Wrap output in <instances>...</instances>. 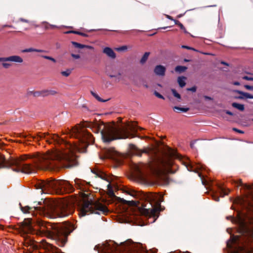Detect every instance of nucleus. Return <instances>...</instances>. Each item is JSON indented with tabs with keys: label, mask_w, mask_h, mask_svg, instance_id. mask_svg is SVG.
I'll list each match as a JSON object with an SVG mask.
<instances>
[{
	"label": "nucleus",
	"mask_w": 253,
	"mask_h": 253,
	"mask_svg": "<svg viewBox=\"0 0 253 253\" xmlns=\"http://www.w3.org/2000/svg\"><path fill=\"white\" fill-rule=\"evenodd\" d=\"M84 127L90 128L94 132L101 133L103 142L109 143L117 139L134 137L136 135L137 127L135 124H127L124 126L116 127L106 125L103 122L97 121L86 122L83 126H77L72 128V135L77 137L80 144L72 145L65 141L57 135H50L47 138L49 143H54L59 147L55 150L45 154L37 153L32 157L24 156L17 159L6 160L3 156V168L14 167L12 170L16 172L26 173H35V169L30 164L23 162L27 159H33L36 166L41 169L52 170L61 167L71 168L78 164L77 156L75 153H84L89 143L94 141L92 135Z\"/></svg>",
	"instance_id": "obj_1"
},
{
	"label": "nucleus",
	"mask_w": 253,
	"mask_h": 253,
	"mask_svg": "<svg viewBox=\"0 0 253 253\" xmlns=\"http://www.w3.org/2000/svg\"><path fill=\"white\" fill-rule=\"evenodd\" d=\"M26 229L31 231L35 229L54 240L59 246H63L66 242L68 235L72 231L69 225L52 224L39 219L27 218L23 221Z\"/></svg>",
	"instance_id": "obj_2"
},
{
	"label": "nucleus",
	"mask_w": 253,
	"mask_h": 253,
	"mask_svg": "<svg viewBox=\"0 0 253 253\" xmlns=\"http://www.w3.org/2000/svg\"><path fill=\"white\" fill-rule=\"evenodd\" d=\"M24 213H31L34 215L35 211L40 214L51 218L64 217L71 214L74 211L72 206L65 200L54 201L45 199L42 202H39L33 207L26 206L21 208Z\"/></svg>",
	"instance_id": "obj_3"
},
{
	"label": "nucleus",
	"mask_w": 253,
	"mask_h": 253,
	"mask_svg": "<svg viewBox=\"0 0 253 253\" xmlns=\"http://www.w3.org/2000/svg\"><path fill=\"white\" fill-rule=\"evenodd\" d=\"M37 189H41L40 193L52 194H62L64 192L74 191L73 186L67 181L64 180H41L36 184Z\"/></svg>",
	"instance_id": "obj_4"
},
{
	"label": "nucleus",
	"mask_w": 253,
	"mask_h": 253,
	"mask_svg": "<svg viewBox=\"0 0 253 253\" xmlns=\"http://www.w3.org/2000/svg\"><path fill=\"white\" fill-rule=\"evenodd\" d=\"M147 198L149 202L145 205L143 204L141 208L138 207L136 201L133 200H124V201L131 207L130 210H132L134 208H138V211L141 214L145 216H155L158 211V208L154 206L152 203L159 206L163 201V197L160 195L150 194L147 196Z\"/></svg>",
	"instance_id": "obj_5"
},
{
	"label": "nucleus",
	"mask_w": 253,
	"mask_h": 253,
	"mask_svg": "<svg viewBox=\"0 0 253 253\" xmlns=\"http://www.w3.org/2000/svg\"><path fill=\"white\" fill-rule=\"evenodd\" d=\"M79 215L84 216L90 213L105 214L108 211L107 207L98 201H93L90 198L84 201L79 207Z\"/></svg>",
	"instance_id": "obj_6"
},
{
	"label": "nucleus",
	"mask_w": 253,
	"mask_h": 253,
	"mask_svg": "<svg viewBox=\"0 0 253 253\" xmlns=\"http://www.w3.org/2000/svg\"><path fill=\"white\" fill-rule=\"evenodd\" d=\"M108 248H110L111 253H144L141 244L132 243L131 241H127L121 245H113L112 248L109 244Z\"/></svg>",
	"instance_id": "obj_7"
},
{
	"label": "nucleus",
	"mask_w": 253,
	"mask_h": 253,
	"mask_svg": "<svg viewBox=\"0 0 253 253\" xmlns=\"http://www.w3.org/2000/svg\"><path fill=\"white\" fill-rule=\"evenodd\" d=\"M179 158V156L174 150L169 148L168 151L164 158L159 160V166L156 170L158 173H172L170 167L173 163L172 158Z\"/></svg>",
	"instance_id": "obj_8"
},
{
	"label": "nucleus",
	"mask_w": 253,
	"mask_h": 253,
	"mask_svg": "<svg viewBox=\"0 0 253 253\" xmlns=\"http://www.w3.org/2000/svg\"><path fill=\"white\" fill-rule=\"evenodd\" d=\"M91 171L92 173H94L96 176L100 177L103 180H106L109 183L107 185L108 190H109V193L111 194H113V191L111 185V178L108 177L105 173L101 171H97L95 170H91Z\"/></svg>",
	"instance_id": "obj_9"
},
{
	"label": "nucleus",
	"mask_w": 253,
	"mask_h": 253,
	"mask_svg": "<svg viewBox=\"0 0 253 253\" xmlns=\"http://www.w3.org/2000/svg\"><path fill=\"white\" fill-rule=\"evenodd\" d=\"M12 62L21 63L23 62V59L18 55H12L7 57H0V62Z\"/></svg>",
	"instance_id": "obj_10"
},
{
	"label": "nucleus",
	"mask_w": 253,
	"mask_h": 253,
	"mask_svg": "<svg viewBox=\"0 0 253 253\" xmlns=\"http://www.w3.org/2000/svg\"><path fill=\"white\" fill-rule=\"evenodd\" d=\"M75 184L78 189L82 191H86L87 189L86 186L88 184L87 182L80 179H76L75 180Z\"/></svg>",
	"instance_id": "obj_11"
},
{
	"label": "nucleus",
	"mask_w": 253,
	"mask_h": 253,
	"mask_svg": "<svg viewBox=\"0 0 253 253\" xmlns=\"http://www.w3.org/2000/svg\"><path fill=\"white\" fill-rule=\"evenodd\" d=\"M166 69L162 65H157L155 67L154 72L156 75L159 76H164L165 74Z\"/></svg>",
	"instance_id": "obj_12"
},
{
	"label": "nucleus",
	"mask_w": 253,
	"mask_h": 253,
	"mask_svg": "<svg viewBox=\"0 0 253 253\" xmlns=\"http://www.w3.org/2000/svg\"><path fill=\"white\" fill-rule=\"evenodd\" d=\"M236 92L237 93L241 95L240 96L237 97L238 99H244L245 98L253 99V95L249 93L245 92H243V91H240V90H236Z\"/></svg>",
	"instance_id": "obj_13"
},
{
	"label": "nucleus",
	"mask_w": 253,
	"mask_h": 253,
	"mask_svg": "<svg viewBox=\"0 0 253 253\" xmlns=\"http://www.w3.org/2000/svg\"><path fill=\"white\" fill-rule=\"evenodd\" d=\"M103 53H105L108 57L112 59H114L116 58V53L110 47H105L103 49Z\"/></svg>",
	"instance_id": "obj_14"
},
{
	"label": "nucleus",
	"mask_w": 253,
	"mask_h": 253,
	"mask_svg": "<svg viewBox=\"0 0 253 253\" xmlns=\"http://www.w3.org/2000/svg\"><path fill=\"white\" fill-rule=\"evenodd\" d=\"M118 153L114 150H108L107 151V157L114 161H118L117 158Z\"/></svg>",
	"instance_id": "obj_15"
},
{
	"label": "nucleus",
	"mask_w": 253,
	"mask_h": 253,
	"mask_svg": "<svg viewBox=\"0 0 253 253\" xmlns=\"http://www.w3.org/2000/svg\"><path fill=\"white\" fill-rule=\"evenodd\" d=\"M128 211H127L125 215L126 218V220L129 222H133V221L137 219V217L134 213H133L131 214Z\"/></svg>",
	"instance_id": "obj_16"
},
{
	"label": "nucleus",
	"mask_w": 253,
	"mask_h": 253,
	"mask_svg": "<svg viewBox=\"0 0 253 253\" xmlns=\"http://www.w3.org/2000/svg\"><path fill=\"white\" fill-rule=\"evenodd\" d=\"M43 52L44 50L42 49H39L34 48L33 47H30L28 48H26L21 50V52L26 53V52Z\"/></svg>",
	"instance_id": "obj_17"
},
{
	"label": "nucleus",
	"mask_w": 253,
	"mask_h": 253,
	"mask_svg": "<svg viewBox=\"0 0 253 253\" xmlns=\"http://www.w3.org/2000/svg\"><path fill=\"white\" fill-rule=\"evenodd\" d=\"M184 165H185L186 167L187 168V169L189 171H194L195 172H198V171H197L198 169H200L203 168L202 166H199L197 167V168L193 169V166L190 164H188L187 163H185Z\"/></svg>",
	"instance_id": "obj_18"
},
{
	"label": "nucleus",
	"mask_w": 253,
	"mask_h": 253,
	"mask_svg": "<svg viewBox=\"0 0 253 253\" xmlns=\"http://www.w3.org/2000/svg\"><path fill=\"white\" fill-rule=\"evenodd\" d=\"M144 167L145 166L143 164H141L139 165H135L133 168L138 174H141L142 172L143 167Z\"/></svg>",
	"instance_id": "obj_19"
},
{
	"label": "nucleus",
	"mask_w": 253,
	"mask_h": 253,
	"mask_svg": "<svg viewBox=\"0 0 253 253\" xmlns=\"http://www.w3.org/2000/svg\"><path fill=\"white\" fill-rule=\"evenodd\" d=\"M130 146L132 150L136 151L135 154L137 155L141 156L142 153H148V151L147 150H144L142 151L138 150L137 148L133 144L130 145Z\"/></svg>",
	"instance_id": "obj_20"
},
{
	"label": "nucleus",
	"mask_w": 253,
	"mask_h": 253,
	"mask_svg": "<svg viewBox=\"0 0 253 253\" xmlns=\"http://www.w3.org/2000/svg\"><path fill=\"white\" fill-rule=\"evenodd\" d=\"M42 92L44 93V96L48 95H53L57 93V92L55 90L52 89H45L42 90Z\"/></svg>",
	"instance_id": "obj_21"
},
{
	"label": "nucleus",
	"mask_w": 253,
	"mask_h": 253,
	"mask_svg": "<svg viewBox=\"0 0 253 253\" xmlns=\"http://www.w3.org/2000/svg\"><path fill=\"white\" fill-rule=\"evenodd\" d=\"M186 78L183 76L179 77L177 79L178 83L181 87H184L185 84Z\"/></svg>",
	"instance_id": "obj_22"
},
{
	"label": "nucleus",
	"mask_w": 253,
	"mask_h": 253,
	"mask_svg": "<svg viewBox=\"0 0 253 253\" xmlns=\"http://www.w3.org/2000/svg\"><path fill=\"white\" fill-rule=\"evenodd\" d=\"M232 106L238 109L240 111H243L245 109L244 105L243 104H239L236 102H234L232 103Z\"/></svg>",
	"instance_id": "obj_23"
},
{
	"label": "nucleus",
	"mask_w": 253,
	"mask_h": 253,
	"mask_svg": "<svg viewBox=\"0 0 253 253\" xmlns=\"http://www.w3.org/2000/svg\"><path fill=\"white\" fill-rule=\"evenodd\" d=\"M173 110L176 112H178L179 111L182 112H186L188 111V108H184V107H180L177 106H174L173 108Z\"/></svg>",
	"instance_id": "obj_24"
},
{
	"label": "nucleus",
	"mask_w": 253,
	"mask_h": 253,
	"mask_svg": "<svg viewBox=\"0 0 253 253\" xmlns=\"http://www.w3.org/2000/svg\"><path fill=\"white\" fill-rule=\"evenodd\" d=\"M150 52H146L144 53V54L143 55L140 61V62L141 64H143L146 62V61L148 58Z\"/></svg>",
	"instance_id": "obj_25"
},
{
	"label": "nucleus",
	"mask_w": 253,
	"mask_h": 253,
	"mask_svg": "<svg viewBox=\"0 0 253 253\" xmlns=\"http://www.w3.org/2000/svg\"><path fill=\"white\" fill-rule=\"evenodd\" d=\"M187 68L183 66H177L175 68V71L177 72L181 73L184 72Z\"/></svg>",
	"instance_id": "obj_26"
},
{
	"label": "nucleus",
	"mask_w": 253,
	"mask_h": 253,
	"mask_svg": "<svg viewBox=\"0 0 253 253\" xmlns=\"http://www.w3.org/2000/svg\"><path fill=\"white\" fill-rule=\"evenodd\" d=\"M72 43L76 48H77L82 49V48H85V46L84 44H81V43L75 42H72Z\"/></svg>",
	"instance_id": "obj_27"
},
{
	"label": "nucleus",
	"mask_w": 253,
	"mask_h": 253,
	"mask_svg": "<svg viewBox=\"0 0 253 253\" xmlns=\"http://www.w3.org/2000/svg\"><path fill=\"white\" fill-rule=\"evenodd\" d=\"M91 94L99 101L100 102H104L105 101H107V100H103L102 99H101L99 96V95L95 93V92H93V91H91Z\"/></svg>",
	"instance_id": "obj_28"
},
{
	"label": "nucleus",
	"mask_w": 253,
	"mask_h": 253,
	"mask_svg": "<svg viewBox=\"0 0 253 253\" xmlns=\"http://www.w3.org/2000/svg\"><path fill=\"white\" fill-rule=\"evenodd\" d=\"M72 70L71 69H67L66 71H62L61 74L62 76L65 77H68L71 73Z\"/></svg>",
	"instance_id": "obj_29"
},
{
	"label": "nucleus",
	"mask_w": 253,
	"mask_h": 253,
	"mask_svg": "<svg viewBox=\"0 0 253 253\" xmlns=\"http://www.w3.org/2000/svg\"><path fill=\"white\" fill-rule=\"evenodd\" d=\"M126 193L134 197L136 196V193L135 191L132 190H127L126 191Z\"/></svg>",
	"instance_id": "obj_30"
},
{
	"label": "nucleus",
	"mask_w": 253,
	"mask_h": 253,
	"mask_svg": "<svg viewBox=\"0 0 253 253\" xmlns=\"http://www.w3.org/2000/svg\"><path fill=\"white\" fill-rule=\"evenodd\" d=\"M34 96H43L44 97V93L42 92V90L40 91H36L33 93Z\"/></svg>",
	"instance_id": "obj_31"
},
{
	"label": "nucleus",
	"mask_w": 253,
	"mask_h": 253,
	"mask_svg": "<svg viewBox=\"0 0 253 253\" xmlns=\"http://www.w3.org/2000/svg\"><path fill=\"white\" fill-rule=\"evenodd\" d=\"M66 33H67V34L74 33V34H78V35H82V36H85V35H86L85 34H84V33L76 31H68V32H66Z\"/></svg>",
	"instance_id": "obj_32"
},
{
	"label": "nucleus",
	"mask_w": 253,
	"mask_h": 253,
	"mask_svg": "<svg viewBox=\"0 0 253 253\" xmlns=\"http://www.w3.org/2000/svg\"><path fill=\"white\" fill-rule=\"evenodd\" d=\"M245 188H246L248 190H251L250 191V195L253 198V190H252V186L251 185H247V184H245Z\"/></svg>",
	"instance_id": "obj_33"
},
{
	"label": "nucleus",
	"mask_w": 253,
	"mask_h": 253,
	"mask_svg": "<svg viewBox=\"0 0 253 253\" xmlns=\"http://www.w3.org/2000/svg\"><path fill=\"white\" fill-rule=\"evenodd\" d=\"M171 92L173 94V95L176 98H177L178 99H180V95L177 93L176 92V91L174 89H171Z\"/></svg>",
	"instance_id": "obj_34"
},
{
	"label": "nucleus",
	"mask_w": 253,
	"mask_h": 253,
	"mask_svg": "<svg viewBox=\"0 0 253 253\" xmlns=\"http://www.w3.org/2000/svg\"><path fill=\"white\" fill-rule=\"evenodd\" d=\"M42 57H43L44 59L50 60L52 61L53 62H56V60L54 58H52V57L46 56V55H42Z\"/></svg>",
	"instance_id": "obj_35"
},
{
	"label": "nucleus",
	"mask_w": 253,
	"mask_h": 253,
	"mask_svg": "<svg viewBox=\"0 0 253 253\" xmlns=\"http://www.w3.org/2000/svg\"><path fill=\"white\" fill-rule=\"evenodd\" d=\"M229 192V190H228L227 191L223 189H221V196L222 197H224L225 195H226L228 194V193Z\"/></svg>",
	"instance_id": "obj_36"
},
{
	"label": "nucleus",
	"mask_w": 253,
	"mask_h": 253,
	"mask_svg": "<svg viewBox=\"0 0 253 253\" xmlns=\"http://www.w3.org/2000/svg\"><path fill=\"white\" fill-rule=\"evenodd\" d=\"M2 62V66L5 69H7L11 66V64L7 63L6 62Z\"/></svg>",
	"instance_id": "obj_37"
},
{
	"label": "nucleus",
	"mask_w": 253,
	"mask_h": 253,
	"mask_svg": "<svg viewBox=\"0 0 253 253\" xmlns=\"http://www.w3.org/2000/svg\"><path fill=\"white\" fill-rule=\"evenodd\" d=\"M154 94L158 98H161V99H164V96L161 95V94H160L159 92H158L157 91H155L154 92Z\"/></svg>",
	"instance_id": "obj_38"
},
{
	"label": "nucleus",
	"mask_w": 253,
	"mask_h": 253,
	"mask_svg": "<svg viewBox=\"0 0 253 253\" xmlns=\"http://www.w3.org/2000/svg\"><path fill=\"white\" fill-rule=\"evenodd\" d=\"M126 49H127V46L126 45H124L121 47L117 48V50L118 51H121L126 50Z\"/></svg>",
	"instance_id": "obj_39"
},
{
	"label": "nucleus",
	"mask_w": 253,
	"mask_h": 253,
	"mask_svg": "<svg viewBox=\"0 0 253 253\" xmlns=\"http://www.w3.org/2000/svg\"><path fill=\"white\" fill-rule=\"evenodd\" d=\"M243 79L247 81H253V77H249V76H244Z\"/></svg>",
	"instance_id": "obj_40"
},
{
	"label": "nucleus",
	"mask_w": 253,
	"mask_h": 253,
	"mask_svg": "<svg viewBox=\"0 0 253 253\" xmlns=\"http://www.w3.org/2000/svg\"><path fill=\"white\" fill-rule=\"evenodd\" d=\"M181 47L183 48H186L189 50H195V49L194 48L186 45H182Z\"/></svg>",
	"instance_id": "obj_41"
},
{
	"label": "nucleus",
	"mask_w": 253,
	"mask_h": 253,
	"mask_svg": "<svg viewBox=\"0 0 253 253\" xmlns=\"http://www.w3.org/2000/svg\"><path fill=\"white\" fill-rule=\"evenodd\" d=\"M244 87L247 89L250 90H253V86L246 84L244 85Z\"/></svg>",
	"instance_id": "obj_42"
},
{
	"label": "nucleus",
	"mask_w": 253,
	"mask_h": 253,
	"mask_svg": "<svg viewBox=\"0 0 253 253\" xmlns=\"http://www.w3.org/2000/svg\"><path fill=\"white\" fill-rule=\"evenodd\" d=\"M71 56L72 57L76 59H79L80 58V56L79 54H75L74 53H72Z\"/></svg>",
	"instance_id": "obj_43"
},
{
	"label": "nucleus",
	"mask_w": 253,
	"mask_h": 253,
	"mask_svg": "<svg viewBox=\"0 0 253 253\" xmlns=\"http://www.w3.org/2000/svg\"><path fill=\"white\" fill-rule=\"evenodd\" d=\"M196 86H193L192 87H190V88H188L187 89V90L188 91H191L192 92H195L196 91Z\"/></svg>",
	"instance_id": "obj_44"
},
{
	"label": "nucleus",
	"mask_w": 253,
	"mask_h": 253,
	"mask_svg": "<svg viewBox=\"0 0 253 253\" xmlns=\"http://www.w3.org/2000/svg\"><path fill=\"white\" fill-rule=\"evenodd\" d=\"M233 130L235 131H236V132L240 133H244V132L242 130H239V129H237L236 128H233Z\"/></svg>",
	"instance_id": "obj_45"
},
{
	"label": "nucleus",
	"mask_w": 253,
	"mask_h": 253,
	"mask_svg": "<svg viewBox=\"0 0 253 253\" xmlns=\"http://www.w3.org/2000/svg\"><path fill=\"white\" fill-rule=\"evenodd\" d=\"M212 198H213V199L215 201H216V202H218V201H219V197H217V196H215V195H213V196H212Z\"/></svg>",
	"instance_id": "obj_46"
},
{
	"label": "nucleus",
	"mask_w": 253,
	"mask_h": 253,
	"mask_svg": "<svg viewBox=\"0 0 253 253\" xmlns=\"http://www.w3.org/2000/svg\"><path fill=\"white\" fill-rule=\"evenodd\" d=\"M53 253H64L58 249H56L54 251Z\"/></svg>",
	"instance_id": "obj_47"
},
{
	"label": "nucleus",
	"mask_w": 253,
	"mask_h": 253,
	"mask_svg": "<svg viewBox=\"0 0 253 253\" xmlns=\"http://www.w3.org/2000/svg\"><path fill=\"white\" fill-rule=\"evenodd\" d=\"M243 201L242 199H238L235 200L234 203H242Z\"/></svg>",
	"instance_id": "obj_48"
},
{
	"label": "nucleus",
	"mask_w": 253,
	"mask_h": 253,
	"mask_svg": "<svg viewBox=\"0 0 253 253\" xmlns=\"http://www.w3.org/2000/svg\"><path fill=\"white\" fill-rule=\"evenodd\" d=\"M85 48H88V49H93V47L91 46H90V45H85Z\"/></svg>",
	"instance_id": "obj_49"
},
{
	"label": "nucleus",
	"mask_w": 253,
	"mask_h": 253,
	"mask_svg": "<svg viewBox=\"0 0 253 253\" xmlns=\"http://www.w3.org/2000/svg\"><path fill=\"white\" fill-rule=\"evenodd\" d=\"M20 21H22V22H26V23H28L29 22L28 20H27L26 19H23V18H21L20 19Z\"/></svg>",
	"instance_id": "obj_50"
},
{
	"label": "nucleus",
	"mask_w": 253,
	"mask_h": 253,
	"mask_svg": "<svg viewBox=\"0 0 253 253\" xmlns=\"http://www.w3.org/2000/svg\"><path fill=\"white\" fill-rule=\"evenodd\" d=\"M204 97L207 100H212V98L210 96H205Z\"/></svg>",
	"instance_id": "obj_51"
},
{
	"label": "nucleus",
	"mask_w": 253,
	"mask_h": 253,
	"mask_svg": "<svg viewBox=\"0 0 253 253\" xmlns=\"http://www.w3.org/2000/svg\"><path fill=\"white\" fill-rule=\"evenodd\" d=\"M179 27L181 29H184V26L183 25V24L182 23H181L180 24H179Z\"/></svg>",
	"instance_id": "obj_52"
},
{
	"label": "nucleus",
	"mask_w": 253,
	"mask_h": 253,
	"mask_svg": "<svg viewBox=\"0 0 253 253\" xmlns=\"http://www.w3.org/2000/svg\"><path fill=\"white\" fill-rule=\"evenodd\" d=\"M167 17L169 19V20H174V19L172 18V17H171L169 15H167Z\"/></svg>",
	"instance_id": "obj_53"
},
{
	"label": "nucleus",
	"mask_w": 253,
	"mask_h": 253,
	"mask_svg": "<svg viewBox=\"0 0 253 253\" xmlns=\"http://www.w3.org/2000/svg\"><path fill=\"white\" fill-rule=\"evenodd\" d=\"M197 141H195L191 143V147L192 148H194V144Z\"/></svg>",
	"instance_id": "obj_54"
},
{
	"label": "nucleus",
	"mask_w": 253,
	"mask_h": 253,
	"mask_svg": "<svg viewBox=\"0 0 253 253\" xmlns=\"http://www.w3.org/2000/svg\"><path fill=\"white\" fill-rule=\"evenodd\" d=\"M233 84L236 85H240V83L238 82H235L233 83Z\"/></svg>",
	"instance_id": "obj_55"
},
{
	"label": "nucleus",
	"mask_w": 253,
	"mask_h": 253,
	"mask_svg": "<svg viewBox=\"0 0 253 253\" xmlns=\"http://www.w3.org/2000/svg\"><path fill=\"white\" fill-rule=\"evenodd\" d=\"M226 114H228L229 115H233V113L229 111H226Z\"/></svg>",
	"instance_id": "obj_56"
},
{
	"label": "nucleus",
	"mask_w": 253,
	"mask_h": 253,
	"mask_svg": "<svg viewBox=\"0 0 253 253\" xmlns=\"http://www.w3.org/2000/svg\"><path fill=\"white\" fill-rule=\"evenodd\" d=\"M243 184H242V182L241 181V180H239V185H242Z\"/></svg>",
	"instance_id": "obj_57"
},
{
	"label": "nucleus",
	"mask_w": 253,
	"mask_h": 253,
	"mask_svg": "<svg viewBox=\"0 0 253 253\" xmlns=\"http://www.w3.org/2000/svg\"><path fill=\"white\" fill-rule=\"evenodd\" d=\"M182 30H183L184 32L185 33H186V34H187V33H188L187 31H186V30L185 29V28H184V29H182Z\"/></svg>",
	"instance_id": "obj_58"
},
{
	"label": "nucleus",
	"mask_w": 253,
	"mask_h": 253,
	"mask_svg": "<svg viewBox=\"0 0 253 253\" xmlns=\"http://www.w3.org/2000/svg\"><path fill=\"white\" fill-rule=\"evenodd\" d=\"M181 23L178 21H177V23L176 25H178L179 26V24H180Z\"/></svg>",
	"instance_id": "obj_59"
},
{
	"label": "nucleus",
	"mask_w": 253,
	"mask_h": 253,
	"mask_svg": "<svg viewBox=\"0 0 253 253\" xmlns=\"http://www.w3.org/2000/svg\"><path fill=\"white\" fill-rule=\"evenodd\" d=\"M109 76L110 78H114V77H116V76L113 75H109Z\"/></svg>",
	"instance_id": "obj_60"
},
{
	"label": "nucleus",
	"mask_w": 253,
	"mask_h": 253,
	"mask_svg": "<svg viewBox=\"0 0 253 253\" xmlns=\"http://www.w3.org/2000/svg\"><path fill=\"white\" fill-rule=\"evenodd\" d=\"M50 26L52 28H55V27H57L55 25H50Z\"/></svg>",
	"instance_id": "obj_61"
},
{
	"label": "nucleus",
	"mask_w": 253,
	"mask_h": 253,
	"mask_svg": "<svg viewBox=\"0 0 253 253\" xmlns=\"http://www.w3.org/2000/svg\"><path fill=\"white\" fill-rule=\"evenodd\" d=\"M173 21L174 22L175 24H176L177 21H178V20H174V19Z\"/></svg>",
	"instance_id": "obj_62"
},
{
	"label": "nucleus",
	"mask_w": 253,
	"mask_h": 253,
	"mask_svg": "<svg viewBox=\"0 0 253 253\" xmlns=\"http://www.w3.org/2000/svg\"><path fill=\"white\" fill-rule=\"evenodd\" d=\"M221 64H222L223 65H227V64L225 62H222Z\"/></svg>",
	"instance_id": "obj_63"
},
{
	"label": "nucleus",
	"mask_w": 253,
	"mask_h": 253,
	"mask_svg": "<svg viewBox=\"0 0 253 253\" xmlns=\"http://www.w3.org/2000/svg\"><path fill=\"white\" fill-rule=\"evenodd\" d=\"M198 175H199V177H201V173H198Z\"/></svg>",
	"instance_id": "obj_64"
}]
</instances>
